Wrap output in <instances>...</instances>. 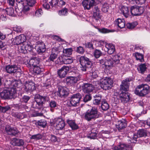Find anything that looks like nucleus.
I'll use <instances>...</instances> for the list:
<instances>
[{"label":"nucleus","mask_w":150,"mask_h":150,"mask_svg":"<svg viewBox=\"0 0 150 150\" xmlns=\"http://www.w3.org/2000/svg\"><path fill=\"white\" fill-rule=\"evenodd\" d=\"M17 8L15 11L18 15L20 16L27 15L30 10V8L27 3L24 0H16Z\"/></svg>","instance_id":"1"},{"label":"nucleus","mask_w":150,"mask_h":150,"mask_svg":"<svg viewBox=\"0 0 150 150\" xmlns=\"http://www.w3.org/2000/svg\"><path fill=\"white\" fill-rule=\"evenodd\" d=\"M100 116L97 108L93 107L88 110L84 114L85 119L88 121L95 120Z\"/></svg>","instance_id":"2"},{"label":"nucleus","mask_w":150,"mask_h":150,"mask_svg":"<svg viewBox=\"0 0 150 150\" xmlns=\"http://www.w3.org/2000/svg\"><path fill=\"white\" fill-rule=\"evenodd\" d=\"M35 101L32 104V107L35 108L41 109L42 108L44 102L47 100L48 98L47 96H42L39 94L36 95L35 97Z\"/></svg>","instance_id":"3"},{"label":"nucleus","mask_w":150,"mask_h":150,"mask_svg":"<svg viewBox=\"0 0 150 150\" xmlns=\"http://www.w3.org/2000/svg\"><path fill=\"white\" fill-rule=\"evenodd\" d=\"M79 62L81 65V70L83 71H87L91 68L92 63L89 59L85 56H81L79 59Z\"/></svg>","instance_id":"4"},{"label":"nucleus","mask_w":150,"mask_h":150,"mask_svg":"<svg viewBox=\"0 0 150 150\" xmlns=\"http://www.w3.org/2000/svg\"><path fill=\"white\" fill-rule=\"evenodd\" d=\"M15 88H10L4 90L0 93L1 97L4 99H11L13 98L16 95Z\"/></svg>","instance_id":"5"},{"label":"nucleus","mask_w":150,"mask_h":150,"mask_svg":"<svg viewBox=\"0 0 150 150\" xmlns=\"http://www.w3.org/2000/svg\"><path fill=\"white\" fill-rule=\"evenodd\" d=\"M149 86L146 84H142L137 86L135 91V93L140 96H144L149 93Z\"/></svg>","instance_id":"6"},{"label":"nucleus","mask_w":150,"mask_h":150,"mask_svg":"<svg viewBox=\"0 0 150 150\" xmlns=\"http://www.w3.org/2000/svg\"><path fill=\"white\" fill-rule=\"evenodd\" d=\"M113 81L109 77L102 79L100 81V86L104 90H108L112 86Z\"/></svg>","instance_id":"7"},{"label":"nucleus","mask_w":150,"mask_h":150,"mask_svg":"<svg viewBox=\"0 0 150 150\" xmlns=\"http://www.w3.org/2000/svg\"><path fill=\"white\" fill-rule=\"evenodd\" d=\"M144 9L143 7L139 6L136 5L132 6L130 8V12L133 16H139L142 14L144 11Z\"/></svg>","instance_id":"8"},{"label":"nucleus","mask_w":150,"mask_h":150,"mask_svg":"<svg viewBox=\"0 0 150 150\" xmlns=\"http://www.w3.org/2000/svg\"><path fill=\"white\" fill-rule=\"evenodd\" d=\"M81 98V95L79 93L73 95L70 99V103L71 106H75L78 105Z\"/></svg>","instance_id":"9"},{"label":"nucleus","mask_w":150,"mask_h":150,"mask_svg":"<svg viewBox=\"0 0 150 150\" xmlns=\"http://www.w3.org/2000/svg\"><path fill=\"white\" fill-rule=\"evenodd\" d=\"M59 51L58 47H54L52 49L51 53L48 59L49 62H54V60L57 57Z\"/></svg>","instance_id":"10"},{"label":"nucleus","mask_w":150,"mask_h":150,"mask_svg":"<svg viewBox=\"0 0 150 150\" xmlns=\"http://www.w3.org/2000/svg\"><path fill=\"white\" fill-rule=\"evenodd\" d=\"M82 89L84 93L91 92L94 89V85L89 83H83L81 86Z\"/></svg>","instance_id":"11"},{"label":"nucleus","mask_w":150,"mask_h":150,"mask_svg":"<svg viewBox=\"0 0 150 150\" xmlns=\"http://www.w3.org/2000/svg\"><path fill=\"white\" fill-rule=\"evenodd\" d=\"M82 4L85 9L89 10L95 5L96 2L94 0H83Z\"/></svg>","instance_id":"12"},{"label":"nucleus","mask_w":150,"mask_h":150,"mask_svg":"<svg viewBox=\"0 0 150 150\" xmlns=\"http://www.w3.org/2000/svg\"><path fill=\"white\" fill-rule=\"evenodd\" d=\"M24 88L25 91L31 92L36 89L35 84L33 82H26L25 84Z\"/></svg>","instance_id":"13"},{"label":"nucleus","mask_w":150,"mask_h":150,"mask_svg":"<svg viewBox=\"0 0 150 150\" xmlns=\"http://www.w3.org/2000/svg\"><path fill=\"white\" fill-rule=\"evenodd\" d=\"M130 80H131L129 79H126L123 80L120 86V90L122 91H128L129 85V82Z\"/></svg>","instance_id":"14"},{"label":"nucleus","mask_w":150,"mask_h":150,"mask_svg":"<svg viewBox=\"0 0 150 150\" xmlns=\"http://www.w3.org/2000/svg\"><path fill=\"white\" fill-rule=\"evenodd\" d=\"M69 67L67 66H63L60 69L58 70V75L61 78H64L67 75L69 70Z\"/></svg>","instance_id":"15"},{"label":"nucleus","mask_w":150,"mask_h":150,"mask_svg":"<svg viewBox=\"0 0 150 150\" xmlns=\"http://www.w3.org/2000/svg\"><path fill=\"white\" fill-rule=\"evenodd\" d=\"M105 65H104L105 69H110L113 66V62L112 60L111 59V57L107 55L105 57Z\"/></svg>","instance_id":"16"},{"label":"nucleus","mask_w":150,"mask_h":150,"mask_svg":"<svg viewBox=\"0 0 150 150\" xmlns=\"http://www.w3.org/2000/svg\"><path fill=\"white\" fill-rule=\"evenodd\" d=\"M18 67L16 65H7L5 67V70L7 73L10 74H14L16 73Z\"/></svg>","instance_id":"17"},{"label":"nucleus","mask_w":150,"mask_h":150,"mask_svg":"<svg viewBox=\"0 0 150 150\" xmlns=\"http://www.w3.org/2000/svg\"><path fill=\"white\" fill-rule=\"evenodd\" d=\"M54 124L56 126L57 129L58 130L62 129L65 126L64 121L60 118L56 119Z\"/></svg>","instance_id":"18"},{"label":"nucleus","mask_w":150,"mask_h":150,"mask_svg":"<svg viewBox=\"0 0 150 150\" xmlns=\"http://www.w3.org/2000/svg\"><path fill=\"white\" fill-rule=\"evenodd\" d=\"M58 95L62 97L67 96L68 94L67 88L65 87L59 86L58 88Z\"/></svg>","instance_id":"19"},{"label":"nucleus","mask_w":150,"mask_h":150,"mask_svg":"<svg viewBox=\"0 0 150 150\" xmlns=\"http://www.w3.org/2000/svg\"><path fill=\"white\" fill-rule=\"evenodd\" d=\"M39 63V61L36 58H33L30 59L25 64L28 67L32 68L38 66Z\"/></svg>","instance_id":"20"},{"label":"nucleus","mask_w":150,"mask_h":150,"mask_svg":"<svg viewBox=\"0 0 150 150\" xmlns=\"http://www.w3.org/2000/svg\"><path fill=\"white\" fill-rule=\"evenodd\" d=\"M120 98L121 101L124 103H127L130 99L129 93L122 92L120 95Z\"/></svg>","instance_id":"21"},{"label":"nucleus","mask_w":150,"mask_h":150,"mask_svg":"<svg viewBox=\"0 0 150 150\" xmlns=\"http://www.w3.org/2000/svg\"><path fill=\"white\" fill-rule=\"evenodd\" d=\"M93 17L96 20L101 18L100 11L98 6H95L93 9Z\"/></svg>","instance_id":"22"},{"label":"nucleus","mask_w":150,"mask_h":150,"mask_svg":"<svg viewBox=\"0 0 150 150\" xmlns=\"http://www.w3.org/2000/svg\"><path fill=\"white\" fill-rule=\"evenodd\" d=\"M26 40V37L23 35H21L17 36L14 39L15 44L18 45L21 44V43L24 42Z\"/></svg>","instance_id":"23"},{"label":"nucleus","mask_w":150,"mask_h":150,"mask_svg":"<svg viewBox=\"0 0 150 150\" xmlns=\"http://www.w3.org/2000/svg\"><path fill=\"white\" fill-rule=\"evenodd\" d=\"M10 143L13 146H21L23 145L24 142L22 139L13 138L11 140Z\"/></svg>","instance_id":"24"},{"label":"nucleus","mask_w":150,"mask_h":150,"mask_svg":"<svg viewBox=\"0 0 150 150\" xmlns=\"http://www.w3.org/2000/svg\"><path fill=\"white\" fill-rule=\"evenodd\" d=\"M116 125L117 128L118 129V130H121L127 126L126 121L123 119L119 120Z\"/></svg>","instance_id":"25"},{"label":"nucleus","mask_w":150,"mask_h":150,"mask_svg":"<svg viewBox=\"0 0 150 150\" xmlns=\"http://www.w3.org/2000/svg\"><path fill=\"white\" fill-rule=\"evenodd\" d=\"M105 47L107 49L108 53L109 54H113L115 51V46L112 44H106Z\"/></svg>","instance_id":"26"},{"label":"nucleus","mask_w":150,"mask_h":150,"mask_svg":"<svg viewBox=\"0 0 150 150\" xmlns=\"http://www.w3.org/2000/svg\"><path fill=\"white\" fill-rule=\"evenodd\" d=\"M115 23L120 28H122L125 26V23L124 19L118 18L115 20Z\"/></svg>","instance_id":"27"},{"label":"nucleus","mask_w":150,"mask_h":150,"mask_svg":"<svg viewBox=\"0 0 150 150\" xmlns=\"http://www.w3.org/2000/svg\"><path fill=\"white\" fill-rule=\"evenodd\" d=\"M62 62L65 64H69L73 62V60L72 58L68 56H61Z\"/></svg>","instance_id":"28"},{"label":"nucleus","mask_w":150,"mask_h":150,"mask_svg":"<svg viewBox=\"0 0 150 150\" xmlns=\"http://www.w3.org/2000/svg\"><path fill=\"white\" fill-rule=\"evenodd\" d=\"M35 48L37 52L39 53L44 52L46 50L45 45L44 43L43 42L37 45L36 46Z\"/></svg>","instance_id":"29"},{"label":"nucleus","mask_w":150,"mask_h":150,"mask_svg":"<svg viewBox=\"0 0 150 150\" xmlns=\"http://www.w3.org/2000/svg\"><path fill=\"white\" fill-rule=\"evenodd\" d=\"M120 10L126 18H127L128 17L129 12V9L127 7L123 6H121L120 8Z\"/></svg>","instance_id":"30"},{"label":"nucleus","mask_w":150,"mask_h":150,"mask_svg":"<svg viewBox=\"0 0 150 150\" xmlns=\"http://www.w3.org/2000/svg\"><path fill=\"white\" fill-rule=\"evenodd\" d=\"M77 79L71 76L67 77L66 79L67 83L68 85H72L77 82Z\"/></svg>","instance_id":"31"},{"label":"nucleus","mask_w":150,"mask_h":150,"mask_svg":"<svg viewBox=\"0 0 150 150\" xmlns=\"http://www.w3.org/2000/svg\"><path fill=\"white\" fill-rule=\"evenodd\" d=\"M128 146L124 144H120L118 146H116L112 148V150H124L127 149Z\"/></svg>","instance_id":"32"},{"label":"nucleus","mask_w":150,"mask_h":150,"mask_svg":"<svg viewBox=\"0 0 150 150\" xmlns=\"http://www.w3.org/2000/svg\"><path fill=\"white\" fill-rule=\"evenodd\" d=\"M13 115L18 119H23L27 117L25 112H16L13 114Z\"/></svg>","instance_id":"33"},{"label":"nucleus","mask_w":150,"mask_h":150,"mask_svg":"<svg viewBox=\"0 0 150 150\" xmlns=\"http://www.w3.org/2000/svg\"><path fill=\"white\" fill-rule=\"evenodd\" d=\"M32 73L34 75L40 74L42 72L41 69L38 65L31 68Z\"/></svg>","instance_id":"34"},{"label":"nucleus","mask_w":150,"mask_h":150,"mask_svg":"<svg viewBox=\"0 0 150 150\" xmlns=\"http://www.w3.org/2000/svg\"><path fill=\"white\" fill-rule=\"evenodd\" d=\"M2 11L3 13L6 12L7 15L10 16H14L15 15L14 9L12 7L7 8L5 10H3Z\"/></svg>","instance_id":"35"},{"label":"nucleus","mask_w":150,"mask_h":150,"mask_svg":"<svg viewBox=\"0 0 150 150\" xmlns=\"http://www.w3.org/2000/svg\"><path fill=\"white\" fill-rule=\"evenodd\" d=\"M67 122L72 129H78V126L74 120H68L67 121Z\"/></svg>","instance_id":"36"},{"label":"nucleus","mask_w":150,"mask_h":150,"mask_svg":"<svg viewBox=\"0 0 150 150\" xmlns=\"http://www.w3.org/2000/svg\"><path fill=\"white\" fill-rule=\"evenodd\" d=\"M21 85V83L20 82L16 80L11 82V88H15L16 91L17 88H18Z\"/></svg>","instance_id":"37"},{"label":"nucleus","mask_w":150,"mask_h":150,"mask_svg":"<svg viewBox=\"0 0 150 150\" xmlns=\"http://www.w3.org/2000/svg\"><path fill=\"white\" fill-rule=\"evenodd\" d=\"M98 131L96 128L92 129L91 130V133L90 134L89 137L91 139H96L97 138V134Z\"/></svg>","instance_id":"38"},{"label":"nucleus","mask_w":150,"mask_h":150,"mask_svg":"<svg viewBox=\"0 0 150 150\" xmlns=\"http://www.w3.org/2000/svg\"><path fill=\"white\" fill-rule=\"evenodd\" d=\"M135 56L137 60H139L140 62H144L143 55L138 52H136L135 54Z\"/></svg>","instance_id":"39"},{"label":"nucleus","mask_w":150,"mask_h":150,"mask_svg":"<svg viewBox=\"0 0 150 150\" xmlns=\"http://www.w3.org/2000/svg\"><path fill=\"white\" fill-rule=\"evenodd\" d=\"M146 67L145 64H142L140 65L137 69L139 72L143 74L146 70Z\"/></svg>","instance_id":"40"},{"label":"nucleus","mask_w":150,"mask_h":150,"mask_svg":"<svg viewBox=\"0 0 150 150\" xmlns=\"http://www.w3.org/2000/svg\"><path fill=\"white\" fill-rule=\"evenodd\" d=\"M72 48H69L66 49H64L63 50V54L62 56H68L72 54Z\"/></svg>","instance_id":"41"},{"label":"nucleus","mask_w":150,"mask_h":150,"mask_svg":"<svg viewBox=\"0 0 150 150\" xmlns=\"http://www.w3.org/2000/svg\"><path fill=\"white\" fill-rule=\"evenodd\" d=\"M137 25V22H134L132 23H128L126 24V26L127 28L129 29H132L134 28Z\"/></svg>","instance_id":"42"},{"label":"nucleus","mask_w":150,"mask_h":150,"mask_svg":"<svg viewBox=\"0 0 150 150\" xmlns=\"http://www.w3.org/2000/svg\"><path fill=\"white\" fill-rule=\"evenodd\" d=\"M109 108V105L106 101L102 102L101 104V108L104 111L108 110Z\"/></svg>","instance_id":"43"},{"label":"nucleus","mask_w":150,"mask_h":150,"mask_svg":"<svg viewBox=\"0 0 150 150\" xmlns=\"http://www.w3.org/2000/svg\"><path fill=\"white\" fill-rule=\"evenodd\" d=\"M137 132L139 137H145L147 135V132L146 130L144 129L139 130Z\"/></svg>","instance_id":"44"},{"label":"nucleus","mask_w":150,"mask_h":150,"mask_svg":"<svg viewBox=\"0 0 150 150\" xmlns=\"http://www.w3.org/2000/svg\"><path fill=\"white\" fill-rule=\"evenodd\" d=\"M72 74L73 76H72V77H74V79H77V81H79L80 79V75L78 72V70H75L73 72Z\"/></svg>","instance_id":"45"},{"label":"nucleus","mask_w":150,"mask_h":150,"mask_svg":"<svg viewBox=\"0 0 150 150\" xmlns=\"http://www.w3.org/2000/svg\"><path fill=\"white\" fill-rule=\"evenodd\" d=\"M25 48L24 44L20 45L18 46V51L20 53H25L26 50L25 49Z\"/></svg>","instance_id":"46"},{"label":"nucleus","mask_w":150,"mask_h":150,"mask_svg":"<svg viewBox=\"0 0 150 150\" xmlns=\"http://www.w3.org/2000/svg\"><path fill=\"white\" fill-rule=\"evenodd\" d=\"M109 8L108 4L107 3H104L102 5V11L106 13L108 11Z\"/></svg>","instance_id":"47"},{"label":"nucleus","mask_w":150,"mask_h":150,"mask_svg":"<svg viewBox=\"0 0 150 150\" xmlns=\"http://www.w3.org/2000/svg\"><path fill=\"white\" fill-rule=\"evenodd\" d=\"M68 13L67 9L65 8L60 10L59 12V14L62 16L67 15Z\"/></svg>","instance_id":"48"},{"label":"nucleus","mask_w":150,"mask_h":150,"mask_svg":"<svg viewBox=\"0 0 150 150\" xmlns=\"http://www.w3.org/2000/svg\"><path fill=\"white\" fill-rule=\"evenodd\" d=\"M10 109V107L8 106L2 107L0 105V112H5Z\"/></svg>","instance_id":"49"},{"label":"nucleus","mask_w":150,"mask_h":150,"mask_svg":"<svg viewBox=\"0 0 150 150\" xmlns=\"http://www.w3.org/2000/svg\"><path fill=\"white\" fill-rule=\"evenodd\" d=\"M43 86L48 88L50 87V79H46L45 82L43 83Z\"/></svg>","instance_id":"50"},{"label":"nucleus","mask_w":150,"mask_h":150,"mask_svg":"<svg viewBox=\"0 0 150 150\" xmlns=\"http://www.w3.org/2000/svg\"><path fill=\"white\" fill-rule=\"evenodd\" d=\"M42 137V135L40 134H38L32 135L30 138L31 139L37 140L41 139Z\"/></svg>","instance_id":"51"},{"label":"nucleus","mask_w":150,"mask_h":150,"mask_svg":"<svg viewBox=\"0 0 150 150\" xmlns=\"http://www.w3.org/2000/svg\"><path fill=\"white\" fill-rule=\"evenodd\" d=\"M37 123L39 126L44 127L46 125L47 122L45 120H41L39 121Z\"/></svg>","instance_id":"52"},{"label":"nucleus","mask_w":150,"mask_h":150,"mask_svg":"<svg viewBox=\"0 0 150 150\" xmlns=\"http://www.w3.org/2000/svg\"><path fill=\"white\" fill-rule=\"evenodd\" d=\"M102 53L99 50H96L94 52V56L97 58L99 57L102 55Z\"/></svg>","instance_id":"53"},{"label":"nucleus","mask_w":150,"mask_h":150,"mask_svg":"<svg viewBox=\"0 0 150 150\" xmlns=\"http://www.w3.org/2000/svg\"><path fill=\"white\" fill-rule=\"evenodd\" d=\"M25 49L26 50V53L27 52V51H30L32 50V47L31 45L30 44H26L25 43Z\"/></svg>","instance_id":"54"},{"label":"nucleus","mask_w":150,"mask_h":150,"mask_svg":"<svg viewBox=\"0 0 150 150\" xmlns=\"http://www.w3.org/2000/svg\"><path fill=\"white\" fill-rule=\"evenodd\" d=\"M28 6H33L35 3L36 0H26Z\"/></svg>","instance_id":"55"},{"label":"nucleus","mask_w":150,"mask_h":150,"mask_svg":"<svg viewBox=\"0 0 150 150\" xmlns=\"http://www.w3.org/2000/svg\"><path fill=\"white\" fill-rule=\"evenodd\" d=\"M43 13V11L41 9H39L37 10L35 13V15L37 17H39L41 16V15Z\"/></svg>","instance_id":"56"},{"label":"nucleus","mask_w":150,"mask_h":150,"mask_svg":"<svg viewBox=\"0 0 150 150\" xmlns=\"http://www.w3.org/2000/svg\"><path fill=\"white\" fill-rule=\"evenodd\" d=\"M91 97L90 94H87L84 97L83 101L84 102H86L91 100Z\"/></svg>","instance_id":"57"},{"label":"nucleus","mask_w":150,"mask_h":150,"mask_svg":"<svg viewBox=\"0 0 150 150\" xmlns=\"http://www.w3.org/2000/svg\"><path fill=\"white\" fill-rule=\"evenodd\" d=\"M129 1H134L136 4L142 5L145 3L146 0H129Z\"/></svg>","instance_id":"58"},{"label":"nucleus","mask_w":150,"mask_h":150,"mask_svg":"<svg viewBox=\"0 0 150 150\" xmlns=\"http://www.w3.org/2000/svg\"><path fill=\"white\" fill-rule=\"evenodd\" d=\"M119 57L117 55H115L113 56V58H111L112 59V61H113L114 62H116L117 63L119 62Z\"/></svg>","instance_id":"59"},{"label":"nucleus","mask_w":150,"mask_h":150,"mask_svg":"<svg viewBox=\"0 0 150 150\" xmlns=\"http://www.w3.org/2000/svg\"><path fill=\"white\" fill-rule=\"evenodd\" d=\"M12 129V128L9 125H7L5 127V130L9 134H11V131Z\"/></svg>","instance_id":"60"},{"label":"nucleus","mask_w":150,"mask_h":150,"mask_svg":"<svg viewBox=\"0 0 150 150\" xmlns=\"http://www.w3.org/2000/svg\"><path fill=\"white\" fill-rule=\"evenodd\" d=\"M77 52L80 54H82L84 52V50L83 47L81 46H79L76 48Z\"/></svg>","instance_id":"61"},{"label":"nucleus","mask_w":150,"mask_h":150,"mask_svg":"<svg viewBox=\"0 0 150 150\" xmlns=\"http://www.w3.org/2000/svg\"><path fill=\"white\" fill-rule=\"evenodd\" d=\"M57 103L54 101H51L50 103V106L51 108H54L57 106Z\"/></svg>","instance_id":"62"},{"label":"nucleus","mask_w":150,"mask_h":150,"mask_svg":"<svg viewBox=\"0 0 150 150\" xmlns=\"http://www.w3.org/2000/svg\"><path fill=\"white\" fill-rule=\"evenodd\" d=\"M11 132V134H10V135L15 136L18 133V131L17 129L12 128Z\"/></svg>","instance_id":"63"},{"label":"nucleus","mask_w":150,"mask_h":150,"mask_svg":"<svg viewBox=\"0 0 150 150\" xmlns=\"http://www.w3.org/2000/svg\"><path fill=\"white\" fill-rule=\"evenodd\" d=\"M11 81L10 80H7L5 83V85L6 88H8L11 87Z\"/></svg>","instance_id":"64"}]
</instances>
